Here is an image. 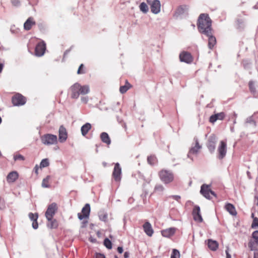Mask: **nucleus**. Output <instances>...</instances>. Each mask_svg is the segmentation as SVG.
I'll return each instance as SVG.
<instances>
[{
	"instance_id": "9d476101",
	"label": "nucleus",
	"mask_w": 258,
	"mask_h": 258,
	"mask_svg": "<svg viewBox=\"0 0 258 258\" xmlns=\"http://www.w3.org/2000/svg\"><path fill=\"white\" fill-rule=\"evenodd\" d=\"M179 59L181 62L190 63L193 61V57L190 53L187 51H182L179 54Z\"/></svg>"
},
{
	"instance_id": "a211bd4d",
	"label": "nucleus",
	"mask_w": 258,
	"mask_h": 258,
	"mask_svg": "<svg viewBox=\"0 0 258 258\" xmlns=\"http://www.w3.org/2000/svg\"><path fill=\"white\" fill-rule=\"evenodd\" d=\"M225 116L224 112H220L217 114H215L210 116L209 121L212 123H214L217 120H223Z\"/></svg>"
},
{
	"instance_id": "4c0bfd02",
	"label": "nucleus",
	"mask_w": 258,
	"mask_h": 258,
	"mask_svg": "<svg viewBox=\"0 0 258 258\" xmlns=\"http://www.w3.org/2000/svg\"><path fill=\"white\" fill-rule=\"evenodd\" d=\"M49 176H47L45 178H44L42 183V186L44 187H49Z\"/></svg>"
},
{
	"instance_id": "4d7b16f0",
	"label": "nucleus",
	"mask_w": 258,
	"mask_h": 258,
	"mask_svg": "<svg viewBox=\"0 0 258 258\" xmlns=\"http://www.w3.org/2000/svg\"><path fill=\"white\" fill-rule=\"evenodd\" d=\"M129 256V253L128 252H125L124 253V257L128 258Z\"/></svg>"
},
{
	"instance_id": "423d86ee",
	"label": "nucleus",
	"mask_w": 258,
	"mask_h": 258,
	"mask_svg": "<svg viewBox=\"0 0 258 258\" xmlns=\"http://www.w3.org/2000/svg\"><path fill=\"white\" fill-rule=\"evenodd\" d=\"M57 209V205L55 203H53L48 206L45 214L47 220H51L53 218Z\"/></svg>"
},
{
	"instance_id": "680f3d73",
	"label": "nucleus",
	"mask_w": 258,
	"mask_h": 258,
	"mask_svg": "<svg viewBox=\"0 0 258 258\" xmlns=\"http://www.w3.org/2000/svg\"><path fill=\"white\" fill-rule=\"evenodd\" d=\"M114 258H118L116 255H115Z\"/></svg>"
},
{
	"instance_id": "79ce46f5",
	"label": "nucleus",
	"mask_w": 258,
	"mask_h": 258,
	"mask_svg": "<svg viewBox=\"0 0 258 258\" xmlns=\"http://www.w3.org/2000/svg\"><path fill=\"white\" fill-rule=\"evenodd\" d=\"M14 159L15 161H16V160L24 161L25 160V157L21 154H17V155H16L14 156Z\"/></svg>"
},
{
	"instance_id": "dca6fc26",
	"label": "nucleus",
	"mask_w": 258,
	"mask_h": 258,
	"mask_svg": "<svg viewBox=\"0 0 258 258\" xmlns=\"http://www.w3.org/2000/svg\"><path fill=\"white\" fill-rule=\"evenodd\" d=\"M216 143V137L215 135L210 136L208 139L207 143V147L209 150L211 152H213L215 149Z\"/></svg>"
},
{
	"instance_id": "cd10ccee",
	"label": "nucleus",
	"mask_w": 258,
	"mask_h": 258,
	"mask_svg": "<svg viewBox=\"0 0 258 258\" xmlns=\"http://www.w3.org/2000/svg\"><path fill=\"white\" fill-rule=\"evenodd\" d=\"M201 146L200 145L198 139L195 140V146L192 147L189 153L190 154H197L199 151L201 149Z\"/></svg>"
},
{
	"instance_id": "5701e85b",
	"label": "nucleus",
	"mask_w": 258,
	"mask_h": 258,
	"mask_svg": "<svg viewBox=\"0 0 258 258\" xmlns=\"http://www.w3.org/2000/svg\"><path fill=\"white\" fill-rule=\"evenodd\" d=\"M218 243L215 240L212 239H209L208 240V247L213 251H215L218 247Z\"/></svg>"
},
{
	"instance_id": "72a5a7b5",
	"label": "nucleus",
	"mask_w": 258,
	"mask_h": 258,
	"mask_svg": "<svg viewBox=\"0 0 258 258\" xmlns=\"http://www.w3.org/2000/svg\"><path fill=\"white\" fill-rule=\"evenodd\" d=\"M249 89L251 93L254 94L256 92V89L254 87V82L250 81L248 83Z\"/></svg>"
},
{
	"instance_id": "c03bdc74",
	"label": "nucleus",
	"mask_w": 258,
	"mask_h": 258,
	"mask_svg": "<svg viewBox=\"0 0 258 258\" xmlns=\"http://www.w3.org/2000/svg\"><path fill=\"white\" fill-rule=\"evenodd\" d=\"M169 198L175 200L178 202L180 201V200L181 199L180 196L177 195H172L170 196Z\"/></svg>"
},
{
	"instance_id": "bf43d9fd",
	"label": "nucleus",
	"mask_w": 258,
	"mask_h": 258,
	"mask_svg": "<svg viewBox=\"0 0 258 258\" xmlns=\"http://www.w3.org/2000/svg\"><path fill=\"white\" fill-rule=\"evenodd\" d=\"M3 68V65L2 63H0V73L2 71Z\"/></svg>"
},
{
	"instance_id": "f03ea898",
	"label": "nucleus",
	"mask_w": 258,
	"mask_h": 258,
	"mask_svg": "<svg viewBox=\"0 0 258 258\" xmlns=\"http://www.w3.org/2000/svg\"><path fill=\"white\" fill-rule=\"evenodd\" d=\"M158 176L162 182L167 184L173 182L174 179L173 173L165 169H161L158 172Z\"/></svg>"
},
{
	"instance_id": "8fccbe9b",
	"label": "nucleus",
	"mask_w": 258,
	"mask_h": 258,
	"mask_svg": "<svg viewBox=\"0 0 258 258\" xmlns=\"http://www.w3.org/2000/svg\"><path fill=\"white\" fill-rule=\"evenodd\" d=\"M96 258H105V256L101 253H97Z\"/></svg>"
},
{
	"instance_id": "4468645a",
	"label": "nucleus",
	"mask_w": 258,
	"mask_h": 258,
	"mask_svg": "<svg viewBox=\"0 0 258 258\" xmlns=\"http://www.w3.org/2000/svg\"><path fill=\"white\" fill-rule=\"evenodd\" d=\"M80 84L75 83L71 87V97L74 99H77L80 93Z\"/></svg>"
},
{
	"instance_id": "bb28decb",
	"label": "nucleus",
	"mask_w": 258,
	"mask_h": 258,
	"mask_svg": "<svg viewBox=\"0 0 258 258\" xmlns=\"http://www.w3.org/2000/svg\"><path fill=\"white\" fill-rule=\"evenodd\" d=\"M91 128V125L90 123H86L81 127V133L83 136H86Z\"/></svg>"
},
{
	"instance_id": "052dcab7",
	"label": "nucleus",
	"mask_w": 258,
	"mask_h": 258,
	"mask_svg": "<svg viewBox=\"0 0 258 258\" xmlns=\"http://www.w3.org/2000/svg\"><path fill=\"white\" fill-rule=\"evenodd\" d=\"M2 156V154L1 153V152L0 151V157H1Z\"/></svg>"
},
{
	"instance_id": "2eb2a0df",
	"label": "nucleus",
	"mask_w": 258,
	"mask_h": 258,
	"mask_svg": "<svg viewBox=\"0 0 258 258\" xmlns=\"http://www.w3.org/2000/svg\"><path fill=\"white\" fill-rule=\"evenodd\" d=\"M58 140L61 143L64 142L68 138V133L63 125H60L58 131Z\"/></svg>"
},
{
	"instance_id": "c9c22d12",
	"label": "nucleus",
	"mask_w": 258,
	"mask_h": 258,
	"mask_svg": "<svg viewBox=\"0 0 258 258\" xmlns=\"http://www.w3.org/2000/svg\"><path fill=\"white\" fill-rule=\"evenodd\" d=\"M86 68L85 67V66L83 63H82L79 67V69L77 71V74H84L86 73Z\"/></svg>"
},
{
	"instance_id": "ea45409f",
	"label": "nucleus",
	"mask_w": 258,
	"mask_h": 258,
	"mask_svg": "<svg viewBox=\"0 0 258 258\" xmlns=\"http://www.w3.org/2000/svg\"><path fill=\"white\" fill-rule=\"evenodd\" d=\"M251 227L253 229L258 228V218L257 217L253 218Z\"/></svg>"
},
{
	"instance_id": "1a4fd4ad",
	"label": "nucleus",
	"mask_w": 258,
	"mask_h": 258,
	"mask_svg": "<svg viewBox=\"0 0 258 258\" xmlns=\"http://www.w3.org/2000/svg\"><path fill=\"white\" fill-rule=\"evenodd\" d=\"M46 50V44L44 41L39 42L35 49V54L37 56H42Z\"/></svg>"
},
{
	"instance_id": "c756f323",
	"label": "nucleus",
	"mask_w": 258,
	"mask_h": 258,
	"mask_svg": "<svg viewBox=\"0 0 258 258\" xmlns=\"http://www.w3.org/2000/svg\"><path fill=\"white\" fill-rule=\"evenodd\" d=\"M80 93L81 95H85L88 94L90 91V88L88 85L81 86L80 84Z\"/></svg>"
},
{
	"instance_id": "37998d69",
	"label": "nucleus",
	"mask_w": 258,
	"mask_h": 258,
	"mask_svg": "<svg viewBox=\"0 0 258 258\" xmlns=\"http://www.w3.org/2000/svg\"><path fill=\"white\" fill-rule=\"evenodd\" d=\"M252 237L257 243H258V230L254 231L252 233Z\"/></svg>"
},
{
	"instance_id": "603ef678",
	"label": "nucleus",
	"mask_w": 258,
	"mask_h": 258,
	"mask_svg": "<svg viewBox=\"0 0 258 258\" xmlns=\"http://www.w3.org/2000/svg\"><path fill=\"white\" fill-rule=\"evenodd\" d=\"M226 258H231V255L229 253V248H227L226 250Z\"/></svg>"
},
{
	"instance_id": "864d4df0",
	"label": "nucleus",
	"mask_w": 258,
	"mask_h": 258,
	"mask_svg": "<svg viewBox=\"0 0 258 258\" xmlns=\"http://www.w3.org/2000/svg\"><path fill=\"white\" fill-rule=\"evenodd\" d=\"M117 251L119 253H122L123 252V248L122 247H120V246H119L117 247Z\"/></svg>"
},
{
	"instance_id": "b1692460",
	"label": "nucleus",
	"mask_w": 258,
	"mask_h": 258,
	"mask_svg": "<svg viewBox=\"0 0 258 258\" xmlns=\"http://www.w3.org/2000/svg\"><path fill=\"white\" fill-rule=\"evenodd\" d=\"M48 223L47 224V226L48 228L50 229H55L57 228L58 226V223L57 221L53 219V218L51 219V220H47Z\"/></svg>"
},
{
	"instance_id": "6e6d98bb",
	"label": "nucleus",
	"mask_w": 258,
	"mask_h": 258,
	"mask_svg": "<svg viewBox=\"0 0 258 258\" xmlns=\"http://www.w3.org/2000/svg\"><path fill=\"white\" fill-rule=\"evenodd\" d=\"M253 258H258V249L254 252Z\"/></svg>"
},
{
	"instance_id": "7c9ffc66",
	"label": "nucleus",
	"mask_w": 258,
	"mask_h": 258,
	"mask_svg": "<svg viewBox=\"0 0 258 258\" xmlns=\"http://www.w3.org/2000/svg\"><path fill=\"white\" fill-rule=\"evenodd\" d=\"M257 244L255 240H250L248 243V246L251 250H253L256 248Z\"/></svg>"
},
{
	"instance_id": "a878e982",
	"label": "nucleus",
	"mask_w": 258,
	"mask_h": 258,
	"mask_svg": "<svg viewBox=\"0 0 258 258\" xmlns=\"http://www.w3.org/2000/svg\"><path fill=\"white\" fill-rule=\"evenodd\" d=\"M100 138L103 143L108 145L110 144L111 140L107 133L105 132L101 133L100 135Z\"/></svg>"
},
{
	"instance_id": "58836bf2",
	"label": "nucleus",
	"mask_w": 258,
	"mask_h": 258,
	"mask_svg": "<svg viewBox=\"0 0 258 258\" xmlns=\"http://www.w3.org/2000/svg\"><path fill=\"white\" fill-rule=\"evenodd\" d=\"M104 244L108 249H111L112 248V243L108 238H105L104 239Z\"/></svg>"
},
{
	"instance_id": "de8ad7c7",
	"label": "nucleus",
	"mask_w": 258,
	"mask_h": 258,
	"mask_svg": "<svg viewBox=\"0 0 258 258\" xmlns=\"http://www.w3.org/2000/svg\"><path fill=\"white\" fill-rule=\"evenodd\" d=\"M11 2L14 6H18L20 4V0H11Z\"/></svg>"
},
{
	"instance_id": "49530a36",
	"label": "nucleus",
	"mask_w": 258,
	"mask_h": 258,
	"mask_svg": "<svg viewBox=\"0 0 258 258\" xmlns=\"http://www.w3.org/2000/svg\"><path fill=\"white\" fill-rule=\"evenodd\" d=\"M99 217H100V219H101L102 220H103L104 221H106L107 220V218H108L107 215L105 214H102L100 215Z\"/></svg>"
},
{
	"instance_id": "412c9836",
	"label": "nucleus",
	"mask_w": 258,
	"mask_h": 258,
	"mask_svg": "<svg viewBox=\"0 0 258 258\" xmlns=\"http://www.w3.org/2000/svg\"><path fill=\"white\" fill-rule=\"evenodd\" d=\"M19 177V174L17 171H12L10 172L7 176V180L9 183L15 182Z\"/></svg>"
},
{
	"instance_id": "c85d7f7f",
	"label": "nucleus",
	"mask_w": 258,
	"mask_h": 258,
	"mask_svg": "<svg viewBox=\"0 0 258 258\" xmlns=\"http://www.w3.org/2000/svg\"><path fill=\"white\" fill-rule=\"evenodd\" d=\"M132 86L128 83L127 80H126L125 85L120 87L119 91L121 93L123 94L132 88Z\"/></svg>"
},
{
	"instance_id": "6ab92c4d",
	"label": "nucleus",
	"mask_w": 258,
	"mask_h": 258,
	"mask_svg": "<svg viewBox=\"0 0 258 258\" xmlns=\"http://www.w3.org/2000/svg\"><path fill=\"white\" fill-rule=\"evenodd\" d=\"M144 232L149 236H152L154 230L152 227L151 224L149 222H146L143 226Z\"/></svg>"
},
{
	"instance_id": "4be33fe9",
	"label": "nucleus",
	"mask_w": 258,
	"mask_h": 258,
	"mask_svg": "<svg viewBox=\"0 0 258 258\" xmlns=\"http://www.w3.org/2000/svg\"><path fill=\"white\" fill-rule=\"evenodd\" d=\"M225 210L232 216H236L237 212L233 205L230 203H227L225 206Z\"/></svg>"
},
{
	"instance_id": "393cba45",
	"label": "nucleus",
	"mask_w": 258,
	"mask_h": 258,
	"mask_svg": "<svg viewBox=\"0 0 258 258\" xmlns=\"http://www.w3.org/2000/svg\"><path fill=\"white\" fill-rule=\"evenodd\" d=\"M188 10V8L186 6H179L176 10L175 16L178 17V16L184 14Z\"/></svg>"
},
{
	"instance_id": "f257e3e1",
	"label": "nucleus",
	"mask_w": 258,
	"mask_h": 258,
	"mask_svg": "<svg viewBox=\"0 0 258 258\" xmlns=\"http://www.w3.org/2000/svg\"><path fill=\"white\" fill-rule=\"evenodd\" d=\"M197 27L199 32L205 35L208 38V48L212 50L216 45L217 40L213 35L214 31L212 28V20L207 14H201L199 16Z\"/></svg>"
},
{
	"instance_id": "6e6552de",
	"label": "nucleus",
	"mask_w": 258,
	"mask_h": 258,
	"mask_svg": "<svg viewBox=\"0 0 258 258\" xmlns=\"http://www.w3.org/2000/svg\"><path fill=\"white\" fill-rule=\"evenodd\" d=\"M112 177L116 182H119L121 178V168L118 163L115 164L112 174Z\"/></svg>"
},
{
	"instance_id": "a18cd8bd",
	"label": "nucleus",
	"mask_w": 258,
	"mask_h": 258,
	"mask_svg": "<svg viewBox=\"0 0 258 258\" xmlns=\"http://www.w3.org/2000/svg\"><path fill=\"white\" fill-rule=\"evenodd\" d=\"M155 189L156 191H163L164 189V188L162 185H158L155 186Z\"/></svg>"
},
{
	"instance_id": "a19ab883",
	"label": "nucleus",
	"mask_w": 258,
	"mask_h": 258,
	"mask_svg": "<svg viewBox=\"0 0 258 258\" xmlns=\"http://www.w3.org/2000/svg\"><path fill=\"white\" fill-rule=\"evenodd\" d=\"M29 217L30 219L33 222L37 220L38 215L37 213L33 214L32 213H30L29 214Z\"/></svg>"
},
{
	"instance_id": "13d9d810",
	"label": "nucleus",
	"mask_w": 258,
	"mask_h": 258,
	"mask_svg": "<svg viewBox=\"0 0 258 258\" xmlns=\"http://www.w3.org/2000/svg\"><path fill=\"white\" fill-rule=\"evenodd\" d=\"M89 240L91 242H93V243H95L96 242V239H94V238H93L92 237H90L89 238Z\"/></svg>"
},
{
	"instance_id": "ddd939ff",
	"label": "nucleus",
	"mask_w": 258,
	"mask_h": 258,
	"mask_svg": "<svg viewBox=\"0 0 258 258\" xmlns=\"http://www.w3.org/2000/svg\"><path fill=\"white\" fill-rule=\"evenodd\" d=\"M90 212V207L89 204H86L82 210L81 213H78V216L80 220L88 218Z\"/></svg>"
},
{
	"instance_id": "2f4dec72",
	"label": "nucleus",
	"mask_w": 258,
	"mask_h": 258,
	"mask_svg": "<svg viewBox=\"0 0 258 258\" xmlns=\"http://www.w3.org/2000/svg\"><path fill=\"white\" fill-rule=\"evenodd\" d=\"M49 165V161L48 159L45 158L43 160L40 162L39 167L40 168L47 167Z\"/></svg>"
},
{
	"instance_id": "f8f14e48",
	"label": "nucleus",
	"mask_w": 258,
	"mask_h": 258,
	"mask_svg": "<svg viewBox=\"0 0 258 258\" xmlns=\"http://www.w3.org/2000/svg\"><path fill=\"white\" fill-rule=\"evenodd\" d=\"M201 193L207 199H210V194L215 196V194L214 191H212L210 188V186L206 184H203L201 186Z\"/></svg>"
},
{
	"instance_id": "473e14b6",
	"label": "nucleus",
	"mask_w": 258,
	"mask_h": 258,
	"mask_svg": "<svg viewBox=\"0 0 258 258\" xmlns=\"http://www.w3.org/2000/svg\"><path fill=\"white\" fill-rule=\"evenodd\" d=\"M147 161L150 164L154 165L157 162V158L154 155H151L148 157Z\"/></svg>"
},
{
	"instance_id": "3c124183",
	"label": "nucleus",
	"mask_w": 258,
	"mask_h": 258,
	"mask_svg": "<svg viewBox=\"0 0 258 258\" xmlns=\"http://www.w3.org/2000/svg\"><path fill=\"white\" fill-rule=\"evenodd\" d=\"M39 168H40L38 165H36L35 167H34V171H35V173L36 174H38V169H39Z\"/></svg>"
},
{
	"instance_id": "f3484780",
	"label": "nucleus",
	"mask_w": 258,
	"mask_h": 258,
	"mask_svg": "<svg viewBox=\"0 0 258 258\" xmlns=\"http://www.w3.org/2000/svg\"><path fill=\"white\" fill-rule=\"evenodd\" d=\"M177 229L175 227H171L162 230L161 231V235L165 237L170 238L174 235Z\"/></svg>"
},
{
	"instance_id": "09e8293b",
	"label": "nucleus",
	"mask_w": 258,
	"mask_h": 258,
	"mask_svg": "<svg viewBox=\"0 0 258 258\" xmlns=\"http://www.w3.org/2000/svg\"><path fill=\"white\" fill-rule=\"evenodd\" d=\"M32 227L34 229H37L38 227V224L37 221H33L32 223Z\"/></svg>"
},
{
	"instance_id": "5fc2aeb1",
	"label": "nucleus",
	"mask_w": 258,
	"mask_h": 258,
	"mask_svg": "<svg viewBox=\"0 0 258 258\" xmlns=\"http://www.w3.org/2000/svg\"><path fill=\"white\" fill-rule=\"evenodd\" d=\"M81 100L82 102L84 103H87L88 102V98L86 97H82Z\"/></svg>"
},
{
	"instance_id": "9b49d317",
	"label": "nucleus",
	"mask_w": 258,
	"mask_h": 258,
	"mask_svg": "<svg viewBox=\"0 0 258 258\" xmlns=\"http://www.w3.org/2000/svg\"><path fill=\"white\" fill-rule=\"evenodd\" d=\"M192 215L194 220L199 223H201L203 221V218L201 214L200 208L198 206H195L194 207Z\"/></svg>"
},
{
	"instance_id": "20e7f679",
	"label": "nucleus",
	"mask_w": 258,
	"mask_h": 258,
	"mask_svg": "<svg viewBox=\"0 0 258 258\" xmlns=\"http://www.w3.org/2000/svg\"><path fill=\"white\" fill-rule=\"evenodd\" d=\"M217 158L219 160H222L227 153V143L225 141H221L217 149Z\"/></svg>"
},
{
	"instance_id": "f704fd0d",
	"label": "nucleus",
	"mask_w": 258,
	"mask_h": 258,
	"mask_svg": "<svg viewBox=\"0 0 258 258\" xmlns=\"http://www.w3.org/2000/svg\"><path fill=\"white\" fill-rule=\"evenodd\" d=\"M140 9L144 13H147L148 11V7L145 3H142L140 5Z\"/></svg>"
},
{
	"instance_id": "0eeeda50",
	"label": "nucleus",
	"mask_w": 258,
	"mask_h": 258,
	"mask_svg": "<svg viewBox=\"0 0 258 258\" xmlns=\"http://www.w3.org/2000/svg\"><path fill=\"white\" fill-rule=\"evenodd\" d=\"M148 4L150 6L151 12L155 14H158L160 12L161 4L158 0H147Z\"/></svg>"
},
{
	"instance_id": "7ed1b4c3",
	"label": "nucleus",
	"mask_w": 258,
	"mask_h": 258,
	"mask_svg": "<svg viewBox=\"0 0 258 258\" xmlns=\"http://www.w3.org/2000/svg\"><path fill=\"white\" fill-rule=\"evenodd\" d=\"M41 141L45 145L49 146L57 143V137L56 135L46 134L40 137Z\"/></svg>"
},
{
	"instance_id": "e433bc0d",
	"label": "nucleus",
	"mask_w": 258,
	"mask_h": 258,
	"mask_svg": "<svg viewBox=\"0 0 258 258\" xmlns=\"http://www.w3.org/2000/svg\"><path fill=\"white\" fill-rule=\"evenodd\" d=\"M180 253L178 250L173 249L170 258H179Z\"/></svg>"
},
{
	"instance_id": "39448f33",
	"label": "nucleus",
	"mask_w": 258,
	"mask_h": 258,
	"mask_svg": "<svg viewBox=\"0 0 258 258\" xmlns=\"http://www.w3.org/2000/svg\"><path fill=\"white\" fill-rule=\"evenodd\" d=\"M26 98L22 94L17 93L12 98V102L14 106H21L26 103Z\"/></svg>"
},
{
	"instance_id": "aec40b11",
	"label": "nucleus",
	"mask_w": 258,
	"mask_h": 258,
	"mask_svg": "<svg viewBox=\"0 0 258 258\" xmlns=\"http://www.w3.org/2000/svg\"><path fill=\"white\" fill-rule=\"evenodd\" d=\"M36 22L32 17H29L24 24V28L26 30H30L32 27L35 25Z\"/></svg>"
}]
</instances>
